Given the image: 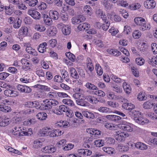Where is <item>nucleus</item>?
<instances>
[{"label":"nucleus","mask_w":157,"mask_h":157,"mask_svg":"<svg viewBox=\"0 0 157 157\" xmlns=\"http://www.w3.org/2000/svg\"><path fill=\"white\" fill-rule=\"evenodd\" d=\"M47 43L44 42L40 44L37 48L38 51L40 53H43L46 51Z\"/></svg>","instance_id":"nucleus-27"},{"label":"nucleus","mask_w":157,"mask_h":157,"mask_svg":"<svg viewBox=\"0 0 157 157\" xmlns=\"http://www.w3.org/2000/svg\"><path fill=\"white\" fill-rule=\"evenodd\" d=\"M109 53L114 56H118L120 55L121 52L115 49H111L108 50Z\"/></svg>","instance_id":"nucleus-40"},{"label":"nucleus","mask_w":157,"mask_h":157,"mask_svg":"<svg viewBox=\"0 0 157 157\" xmlns=\"http://www.w3.org/2000/svg\"><path fill=\"white\" fill-rule=\"evenodd\" d=\"M63 28L62 32L63 34L65 35H69L71 33V27L68 25H66Z\"/></svg>","instance_id":"nucleus-29"},{"label":"nucleus","mask_w":157,"mask_h":157,"mask_svg":"<svg viewBox=\"0 0 157 157\" xmlns=\"http://www.w3.org/2000/svg\"><path fill=\"white\" fill-rule=\"evenodd\" d=\"M147 98V96L145 95V93H142L141 92L137 96V98L140 101L145 100Z\"/></svg>","instance_id":"nucleus-60"},{"label":"nucleus","mask_w":157,"mask_h":157,"mask_svg":"<svg viewBox=\"0 0 157 157\" xmlns=\"http://www.w3.org/2000/svg\"><path fill=\"white\" fill-rule=\"evenodd\" d=\"M141 113L139 111L134 110L130 112L129 114L132 116L135 117H139Z\"/></svg>","instance_id":"nucleus-59"},{"label":"nucleus","mask_w":157,"mask_h":157,"mask_svg":"<svg viewBox=\"0 0 157 157\" xmlns=\"http://www.w3.org/2000/svg\"><path fill=\"white\" fill-rule=\"evenodd\" d=\"M134 21L137 25L140 26L139 28L140 30L144 31L150 29L151 28L150 24L146 23L145 20L142 17H136L134 19Z\"/></svg>","instance_id":"nucleus-1"},{"label":"nucleus","mask_w":157,"mask_h":157,"mask_svg":"<svg viewBox=\"0 0 157 157\" xmlns=\"http://www.w3.org/2000/svg\"><path fill=\"white\" fill-rule=\"evenodd\" d=\"M62 72H63V75H62V78H63L67 82L69 81V77L68 72L64 69L62 70Z\"/></svg>","instance_id":"nucleus-56"},{"label":"nucleus","mask_w":157,"mask_h":157,"mask_svg":"<svg viewBox=\"0 0 157 157\" xmlns=\"http://www.w3.org/2000/svg\"><path fill=\"white\" fill-rule=\"evenodd\" d=\"M52 133V129L48 127H44L40 132V134L42 136H49L50 137H52L51 136Z\"/></svg>","instance_id":"nucleus-6"},{"label":"nucleus","mask_w":157,"mask_h":157,"mask_svg":"<svg viewBox=\"0 0 157 157\" xmlns=\"http://www.w3.org/2000/svg\"><path fill=\"white\" fill-rule=\"evenodd\" d=\"M134 121L139 124L144 125L147 123L148 120L145 119L144 118L141 117H135L134 118Z\"/></svg>","instance_id":"nucleus-10"},{"label":"nucleus","mask_w":157,"mask_h":157,"mask_svg":"<svg viewBox=\"0 0 157 157\" xmlns=\"http://www.w3.org/2000/svg\"><path fill=\"white\" fill-rule=\"evenodd\" d=\"M35 29L37 31L40 32H44L46 29L45 27L43 25L38 24L36 25L35 26Z\"/></svg>","instance_id":"nucleus-47"},{"label":"nucleus","mask_w":157,"mask_h":157,"mask_svg":"<svg viewBox=\"0 0 157 157\" xmlns=\"http://www.w3.org/2000/svg\"><path fill=\"white\" fill-rule=\"evenodd\" d=\"M116 134L115 135V138L119 142L124 141L125 138L128 136V134L118 131H116Z\"/></svg>","instance_id":"nucleus-4"},{"label":"nucleus","mask_w":157,"mask_h":157,"mask_svg":"<svg viewBox=\"0 0 157 157\" xmlns=\"http://www.w3.org/2000/svg\"><path fill=\"white\" fill-rule=\"evenodd\" d=\"M44 150L46 152L49 153H53L56 151V148L52 145L45 147L44 148Z\"/></svg>","instance_id":"nucleus-38"},{"label":"nucleus","mask_w":157,"mask_h":157,"mask_svg":"<svg viewBox=\"0 0 157 157\" xmlns=\"http://www.w3.org/2000/svg\"><path fill=\"white\" fill-rule=\"evenodd\" d=\"M112 87H113V90L118 93H120L122 92V89L121 87L117 85H115L113 84L111 86Z\"/></svg>","instance_id":"nucleus-51"},{"label":"nucleus","mask_w":157,"mask_h":157,"mask_svg":"<svg viewBox=\"0 0 157 157\" xmlns=\"http://www.w3.org/2000/svg\"><path fill=\"white\" fill-rule=\"evenodd\" d=\"M24 3L30 6L34 7L38 3L37 0H23Z\"/></svg>","instance_id":"nucleus-26"},{"label":"nucleus","mask_w":157,"mask_h":157,"mask_svg":"<svg viewBox=\"0 0 157 157\" xmlns=\"http://www.w3.org/2000/svg\"><path fill=\"white\" fill-rule=\"evenodd\" d=\"M141 32L138 30H135L132 34V36L135 39L139 38L141 36Z\"/></svg>","instance_id":"nucleus-63"},{"label":"nucleus","mask_w":157,"mask_h":157,"mask_svg":"<svg viewBox=\"0 0 157 157\" xmlns=\"http://www.w3.org/2000/svg\"><path fill=\"white\" fill-rule=\"evenodd\" d=\"M49 15L50 17L54 20H57L59 17V14L58 12L53 10L50 11Z\"/></svg>","instance_id":"nucleus-16"},{"label":"nucleus","mask_w":157,"mask_h":157,"mask_svg":"<svg viewBox=\"0 0 157 157\" xmlns=\"http://www.w3.org/2000/svg\"><path fill=\"white\" fill-rule=\"evenodd\" d=\"M47 7L46 4L44 2H41L38 3L37 5V8L40 10H45L46 8Z\"/></svg>","instance_id":"nucleus-62"},{"label":"nucleus","mask_w":157,"mask_h":157,"mask_svg":"<svg viewBox=\"0 0 157 157\" xmlns=\"http://www.w3.org/2000/svg\"><path fill=\"white\" fill-rule=\"evenodd\" d=\"M83 97H81L79 99L76 100V104L79 105L83 106H88L87 102L85 100Z\"/></svg>","instance_id":"nucleus-28"},{"label":"nucleus","mask_w":157,"mask_h":157,"mask_svg":"<svg viewBox=\"0 0 157 157\" xmlns=\"http://www.w3.org/2000/svg\"><path fill=\"white\" fill-rule=\"evenodd\" d=\"M57 43V41L56 39H52L49 40L47 44H48L49 46L53 48L56 45Z\"/></svg>","instance_id":"nucleus-55"},{"label":"nucleus","mask_w":157,"mask_h":157,"mask_svg":"<svg viewBox=\"0 0 157 157\" xmlns=\"http://www.w3.org/2000/svg\"><path fill=\"white\" fill-rule=\"evenodd\" d=\"M86 19L85 17L82 15H78L74 17L71 19L73 24L76 25L84 21Z\"/></svg>","instance_id":"nucleus-7"},{"label":"nucleus","mask_w":157,"mask_h":157,"mask_svg":"<svg viewBox=\"0 0 157 157\" xmlns=\"http://www.w3.org/2000/svg\"><path fill=\"white\" fill-rule=\"evenodd\" d=\"M131 125L130 124H123L121 125V129L125 131L131 132L133 130V128L131 127Z\"/></svg>","instance_id":"nucleus-32"},{"label":"nucleus","mask_w":157,"mask_h":157,"mask_svg":"<svg viewBox=\"0 0 157 157\" xmlns=\"http://www.w3.org/2000/svg\"><path fill=\"white\" fill-rule=\"evenodd\" d=\"M94 144L96 147H100L103 146L104 144V141L102 140H95Z\"/></svg>","instance_id":"nucleus-50"},{"label":"nucleus","mask_w":157,"mask_h":157,"mask_svg":"<svg viewBox=\"0 0 157 157\" xmlns=\"http://www.w3.org/2000/svg\"><path fill=\"white\" fill-rule=\"evenodd\" d=\"M74 146V145L72 144H66L64 147H63V149L64 151H68L72 149Z\"/></svg>","instance_id":"nucleus-57"},{"label":"nucleus","mask_w":157,"mask_h":157,"mask_svg":"<svg viewBox=\"0 0 157 157\" xmlns=\"http://www.w3.org/2000/svg\"><path fill=\"white\" fill-rule=\"evenodd\" d=\"M62 102L64 104L67 105L69 106L72 107L73 108L75 107V105L73 101L70 99H64L63 100Z\"/></svg>","instance_id":"nucleus-25"},{"label":"nucleus","mask_w":157,"mask_h":157,"mask_svg":"<svg viewBox=\"0 0 157 157\" xmlns=\"http://www.w3.org/2000/svg\"><path fill=\"white\" fill-rule=\"evenodd\" d=\"M102 3L104 6L108 10L110 9L113 6L112 2L110 0H103Z\"/></svg>","instance_id":"nucleus-33"},{"label":"nucleus","mask_w":157,"mask_h":157,"mask_svg":"<svg viewBox=\"0 0 157 157\" xmlns=\"http://www.w3.org/2000/svg\"><path fill=\"white\" fill-rule=\"evenodd\" d=\"M86 66L88 70H86V72L89 75V76L90 77H93L94 76V73H93L94 67L93 64L87 65Z\"/></svg>","instance_id":"nucleus-21"},{"label":"nucleus","mask_w":157,"mask_h":157,"mask_svg":"<svg viewBox=\"0 0 157 157\" xmlns=\"http://www.w3.org/2000/svg\"><path fill=\"white\" fill-rule=\"evenodd\" d=\"M63 134V132L58 129H52V134H51V136L52 137H54L56 136H60Z\"/></svg>","instance_id":"nucleus-43"},{"label":"nucleus","mask_w":157,"mask_h":157,"mask_svg":"<svg viewBox=\"0 0 157 157\" xmlns=\"http://www.w3.org/2000/svg\"><path fill=\"white\" fill-rule=\"evenodd\" d=\"M123 88L125 92L127 94H129L131 91V88L129 85L126 82H124L122 85Z\"/></svg>","instance_id":"nucleus-34"},{"label":"nucleus","mask_w":157,"mask_h":157,"mask_svg":"<svg viewBox=\"0 0 157 157\" xmlns=\"http://www.w3.org/2000/svg\"><path fill=\"white\" fill-rule=\"evenodd\" d=\"M147 116L149 118L153 120L157 119V117L156 115L154 113L152 112H148L147 114Z\"/></svg>","instance_id":"nucleus-64"},{"label":"nucleus","mask_w":157,"mask_h":157,"mask_svg":"<svg viewBox=\"0 0 157 157\" xmlns=\"http://www.w3.org/2000/svg\"><path fill=\"white\" fill-rule=\"evenodd\" d=\"M13 134L16 136H28L30 135L31 134H29L27 132L22 131L21 127H15L12 130Z\"/></svg>","instance_id":"nucleus-2"},{"label":"nucleus","mask_w":157,"mask_h":157,"mask_svg":"<svg viewBox=\"0 0 157 157\" xmlns=\"http://www.w3.org/2000/svg\"><path fill=\"white\" fill-rule=\"evenodd\" d=\"M140 6V4L137 3L130 5L129 6V8L131 10H136L139 8Z\"/></svg>","instance_id":"nucleus-61"},{"label":"nucleus","mask_w":157,"mask_h":157,"mask_svg":"<svg viewBox=\"0 0 157 157\" xmlns=\"http://www.w3.org/2000/svg\"><path fill=\"white\" fill-rule=\"evenodd\" d=\"M111 78L114 82L117 83H119L123 82L124 81L123 79H122L121 78H119L118 76L114 75H113Z\"/></svg>","instance_id":"nucleus-52"},{"label":"nucleus","mask_w":157,"mask_h":157,"mask_svg":"<svg viewBox=\"0 0 157 157\" xmlns=\"http://www.w3.org/2000/svg\"><path fill=\"white\" fill-rule=\"evenodd\" d=\"M103 151L108 154H113L114 151V149L109 147H103Z\"/></svg>","instance_id":"nucleus-48"},{"label":"nucleus","mask_w":157,"mask_h":157,"mask_svg":"<svg viewBox=\"0 0 157 157\" xmlns=\"http://www.w3.org/2000/svg\"><path fill=\"white\" fill-rule=\"evenodd\" d=\"M67 110V106L64 105H61L59 106L58 109L56 110L55 113L57 115H61L63 114V112H65Z\"/></svg>","instance_id":"nucleus-11"},{"label":"nucleus","mask_w":157,"mask_h":157,"mask_svg":"<svg viewBox=\"0 0 157 157\" xmlns=\"http://www.w3.org/2000/svg\"><path fill=\"white\" fill-rule=\"evenodd\" d=\"M10 123L9 119H5L3 117H0V126L1 127H5L8 125Z\"/></svg>","instance_id":"nucleus-20"},{"label":"nucleus","mask_w":157,"mask_h":157,"mask_svg":"<svg viewBox=\"0 0 157 157\" xmlns=\"http://www.w3.org/2000/svg\"><path fill=\"white\" fill-rule=\"evenodd\" d=\"M85 99L91 103L96 104L99 101L98 99L93 96H87Z\"/></svg>","instance_id":"nucleus-19"},{"label":"nucleus","mask_w":157,"mask_h":157,"mask_svg":"<svg viewBox=\"0 0 157 157\" xmlns=\"http://www.w3.org/2000/svg\"><path fill=\"white\" fill-rule=\"evenodd\" d=\"M42 17L43 18L44 22L46 25H50L52 24V19L48 15L44 14L42 15Z\"/></svg>","instance_id":"nucleus-14"},{"label":"nucleus","mask_w":157,"mask_h":157,"mask_svg":"<svg viewBox=\"0 0 157 157\" xmlns=\"http://www.w3.org/2000/svg\"><path fill=\"white\" fill-rule=\"evenodd\" d=\"M107 119L114 123H119L120 120L121 119V117L114 115H109L105 116Z\"/></svg>","instance_id":"nucleus-8"},{"label":"nucleus","mask_w":157,"mask_h":157,"mask_svg":"<svg viewBox=\"0 0 157 157\" xmlns=\"http://www.w3.org/2000/svg\"><path fill=\"white\" fill-rule=\"evenodd\" d=\"M69 122L67 121H60L55 124L56 126L58 127L66 128L68 126Z\"/></svg>","instance_id":"nucleus-23"},{"label":"nucleus","mask_w":157,"mask_h":157,"mask_svg":"<svg viewBox=\"0 0 157 157\" xmlns=\"http://www.w3.org/2000/svg\"><path fill=\"white\" fill-rule=\"evenodd\" d=\"M44 102L46 104L47 109H51L53 107L57 105L59 103L58 101L53 99H46L45 100Z\"/></svg>","instance_id":"nucleus-3"},{"label":"nucleus","mask_w":157,"mask_h":157,"mask_svg":"<svg viewBox=\"0 0 157 157\" xmlns=\"http://www.w3.org/2000/svg\"><path fill=\"white\" fill-rule=\"evenodd\" d=\"M28 33V29L26 26L22 27L20 29L18 33L21 37H25L27 36Z\"/></svg>","instance_id":"nucleus-17"},{"label":"nucleus","mask_w":157,"mask_h":157,"mask_svg":"<svg viewBox=\"0 0 157 157\" xmlns=\"http://www.w3.org/2000/svg\"><path fill=\"white\" fill-rule=\"evenodd\" d=\"M135 147L140 150H144L147 149V145L141 142H138L135 143Z\"/></svg>","instance_id":"nucleus-15"},{"label":"nucleus","mask_w":157,"mask_h":157,"mask_svg":"<svg viewBox=\"0 0 157 157\" xmlns=\"http://www.w3.org/2000/svg\"><path fill=\"white\" fill-rule=\"evenodd\" d=\"M92 94H93L98 95V96L101 97H104L105 96V94L102 91L98 90H96L94 91H92Z\"/></svg>","instance_id":"nucleus-46"},{"label":"nucleus","mask_w":157,"mask_h":157,"mask_svg":"<svg viewBox=\"0 0 157 157\" xmlns=\"http://www.w3.org/2000/svg\"><path fill=\"white\" fill-rule=\"evenodd\" d=\"M84 11L86 14L91 16L92 14V9L89 6L86 5L84 8Z\"/></svg>","instance_id":"nucleus-39"},{"label":"nucleus","mask_w":157,"mask_h":157,"mask_svg":"<svg viewBox=\"0 0 157 157\" xmlns=\"http://www.w3.org/2000/svg\"><path fill=\"white\" fill-rule=\"evenodd\" d=\"M144 5L146 8L153 9L155 7L156 3L153 0H147L144 2Z\"/></svg>","instance_id":"nucleus-9"},{"label":"nucleus","mask_w":157,"mask_h":157,"mask_svg":"<svg viewBox=\"0 0 157 157\" xmlns=\"http://www.w3.org/2000/svg\"><path fill=\"white\" fill-rule=\"evenodd\" d=\"M96 15L98 17L102 19L104 22H106L107 17L105 13H103L102 10L99 9L98 10H97L96 12Z\"/></svg>","instance_id":"nucleus-13"},{"label":"nucleus","mask_w":157,"mask_h":157,"mask_svg":"<svg viewBox=\"0 0 157 157\" xmlns=\"http://www.w3.org/2000/svg\"><path fill=\"white\" fill-rule=\"evenodd\" d=\"M28 13L34 19L36 20H40L41 18V15L39 12L34 10H29L28 11Z\"/></svg>","instance_id":"nucleus-5"},{"label":"nucleus","mask_w":157,"mask_h":157,"mask_svg":"<svg viewBox=\"0 0 157 157\" xmlns=\"http://www.w3.org/2000/svg\"><path fill=\"white\" fill-rule=\"evenodd\" d=\"M66 143V140L65 139H62L59 141L57 144V147H59L62 148L63 149V147L65 146Z\"/></svg>","instance_id":"nucleus-58"},{"label":"nucleus","mask_w":157,"mask_h":157,"mask_svg":"<svg viewBox=\"0 0 157 157\" xmlns=\"http://www.w3.org/2000/svg\"><path fill=\"white\" fill-rule=\"evenodd\" d=\"M4 93L6 96L11 97H16L18 95V94L17 91L10 89L5 90L4 91Z\"/></svg>","instance_id":"nucleus-12"},{"label":"nucleus","mask_w":157,"mask_h":157,"mask_svg":"<svg viewBox=\"0 0 157 157\" xmlns=\"http://www.w3.org/2000/svg\"><path fill=\"white\" fill-rule=\"evenodd\" d=\"M153 106L152 102L150 101H147L143 104V107L145 109H149Z\"/></svg>","instance_id":"nucleus-49"},{"label":"nucleus","mask_w":157,"mask_h":157,"mask_svg":"<svg viewBox=\"0 0 157 157\" xmlns=\"http://www.w3.org/2000/svg\"><path fill=\"white\" fill-rule=\"evenodd\" d=\"M82 113L84 117L88 118L93 119L95 117L94 114L91 112L83 111Z\"/></svg>","instance_id":"nucleus-30"},{"label":"nucleus","mask_w":157,"mask_h":157,"mask_svg":"<svg viewBox=\"0 0 157 157\" xmlns=\"http://www.w3.org/2000/svg\"><path fill=\"white\" fill-rule=\"evenodd\" d=\"M78 152L80 155L83 156H89L91 155L92 152L91 151L86 149H80L78 151Z\"/></svg>","instance_id":"nucleus-18"},{"label":"nucleus","mask_w":157,"mask_h":157,"mask_svg":"<svg viewBox=\"0 0 157 157\" xmlns=\"http://www.w3.org/2000/svg\"><path fill=\"white\" fill-rule=\"evenodd\" d=\"M98 111L104 113H110L112 112L111 109L105 107H101L98 108Z\"/></svg>","instance_id":"nucleus-41"},{"label":"nucleus","mask_w":157,"mask_h":157,"mask_svg":"<svg viewBox=\"0 0 157 157\" xmlns=\"http://www.w3.org/2000/svg\"><path fill=\"white\" fill-rule=\"evenodd\" d=\"M36 116L39 120L43 121L46 119L47 115L45 112H39L36 115Z\"/></svg>","instance_id":"nucleus-35"},{"label":"nucleus","mask_w":157,"mask_h":157,"mask_svg":"<svg viewBox=\"0 0 157 157\" xmlns=\"http://www.w3.org/2000/svg\"><path fill=\"white\" fill-rule=\"evenodd\" d=\"M136 63L138 65L141 66L145 63L144 59L142 58H137L135 59Z\"/></svg>","instance_id":"nucleus-53"},{"label":"nucleus","mask_w":157,"mask_h":157,"mask_svg":"<svg viewBox=\"0 0 157 157\" xmlns=\"http://www.w3.org/2000/svg\"><path fill=\"white\" fill-rule=\"evenodd\" d=\"M11 108L4 103L0 105V111L4 112L7 113L10 111Z\"/></svg>","instance_id":"nucleus-22"},{"label":"nucleus","mask_w":157,"mask_h":157,"mask_svg":"<svg viewBox=\"0 0 157 157\" xmlns=\"http://www.w3.org/2000/svg\"><path fill=\"white\" fill-rule=\"evenodd\" d=\"M85 86L88 89L94 91L98 89L97 86L90 82H87L85 85Z\"/></svg>","instance_id":"nucleus-44"},{"label":"nucleus","mask_w":157,"mask_h":157,"mask_svg":"<svg viewBox=\"0 0 157 157\" xmlns=\"http://www.w3.org/2000/svg\"><path fill=\"white\" fill-rule=\"evenodd\" d=\"M95 68L98 75L101 76L102 75L103 70L99 64L96 63V64Z\"/></svg>","instance_id":"nucleus-45"},{"label":"nucleus","mask_w":157,"mask_h":157,"mask_svg":"<svg viewBox=\"0 0 157 157\" xmlns=\"http://www.w3.org/2000/svg\"><path fill=\"white\" fill-rule=\"evenodd\" d=\"M66 56L72 62L75 61V55L70 52H67L65 54Z\"/></svg>","instance_id":"nucleus-54"},{"label":"nucleus","mask_w":157,"mask_h":157,"mask_svg":"<svg viewBox=\"0 0 157 157\" xmlns=\"http://www.w3.org/2000/svg\"><path fill=\"white\" fill-rule=\"evenodd\" d=\"M21 19L19 18H16L14 22L13 27L15 29L19 28L21 25Z\"/></svg>","instance_id":"nucleus-42"},{"label":"nucleus","mask_w":157,"mask_h":157,"mask_svg":"<svg viewBox=\"0 0 157 157\" xmlns=\"http://www.w3.org/2000/svg\"><path fill=\"white\" fill-rule=\"evenodd\" d=\"M20 81L23 83H28L31 82V77L29 75L23 76L20 79Z\"/></svg>","instance_id":"nucleus-24"},{"label":"nucleus","mask_w":157,"mask_h":157,"mask_svg":"<svg viewBox=\"0 0 157 157\" xmlns=\"http://www.w3.org/2000/svg\"><path fill=\"white\" fill-rule=\"evenodd\" d=\"M71 76L73 78L75 79H78L79 76L75 69L73 67L70 68Z\"/></svg>","instance_id":"nucleus-37"},{"label":"nucleus","mask_w":157,"mask_h":157,"mask_svg":"<svg viewBox=\"0 0 157 157\" xmlns=\"http://www.w3.org/2000/svg\"><path fill=\"white\" fill-rule=\"evenodd\" d=\"M90 27V24L86 23H82L78 25V29L80 31H83L86 28H88Z\"/></svg>","instance_id":"nucleus-36"},{"label":"nucleus","mask_w":157,"mask_h":157,"mask_svg":"<svg viewBox=\"0 0 157 157\" xmlns=\"http://www.w3.org/2000/svg\"><path fill=\"white\" fill-rule=\"evenodd\" d=\"M25 50L26 51L30 54H31L34 56H36L37 55V52L35 50L33 49L31 47L27 46Z\"/></svg>","instance_id":"nucleus-31"}]
</instances>
